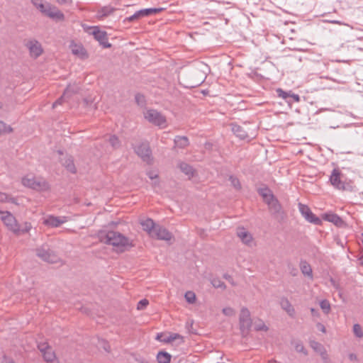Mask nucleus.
Segmentation results:
<instances>
[{
    "instance_id": "20e7f679",
    "label": "nucleus",
    "mask_w": 363,
    "mask_h": 363,
    "mask_svg": "<svg viewBox=\"0 0 363 363\" xmlns=\"http://www.w3.org/2000/svg\"><path fill=\"white\" fill-rule=\"evenodd\" d=\"M239 324L242 335H247L252 326V319L250 311L246 307H242L240 310Z\"/></svg>"
},
{
    "instance_id": "5701e85b",
    "label": "nucleus",
    "mask_w": 363,
    "mask_h": 363,
    "mask_svg": "<svg viewBox=\"0 0 363 363\" xmlns=\"http://www.w3.org/2000/svg\"><path fill=\"white\" fill-rule=\"evenodd\" d=\"M178 167L184 174H185L189 178L193 177L194 176L195 170L193 168V167L189 164L188 163H186L184 162H180L178 164Z\"/></svg>"
},
{
    "instance_id": "6ab92c4d",
    "label": "nucleus",
    "mask_w": 363,
    "mask_h": 363,
    "mask_svg": "<svg viewBox=\"0 0 363 363\" xmlns=\"http://www.w3.org/2000/svg\"><path fill=\"white\" fill-rule=\"evenodd\" d=\"M237 235L245 244L248 245L252 240V235L243 227L238 228Z\"/></svg>"
},
{
    "instance_id": "2eb2a0df",
    "label": "nucleus",
    "mask_w": 363,
    "mask_h": 363,
    "mask_svg": "<svg viewBox=\"0 0 363 363\" xmlns=\"http://www.w3.org/2000/svg\"><path fill=\"white\" fill-rule=\"evenodd\" d=\"M22 184L23 186L35 190H42L47 185L45 182H37L33 177L29 178L27 177L22 179Z\"/></svg>"
},
{
    "instance_id": "e2e57ef3",
    "label": "nucleus",
    "mask_w": 363,
    "mask_h": 363,
    "mask_svg": "<svg viewBox=\"0 0 363 363\" xmlns=\"http://www.w3.org/2000/svg\"><path fill=\"white\" fill-rule=\"evenodd\" d=\"M201 83H202V82H201V81L195 83L194 84L191 85V86H192V87L198 86H199Z\"/></svg>"
},
{
    "instance_id": "de8ad7c7",
    "label": "nucleus",
    "mask_w": 363,
    "mask_h": 363,
    "mask_svg": "<svg viewBox=\"0 0 363 363\" xmlns=\"http://www.w3.org/2000/svg\"><path fill=\"white\" fill-rule=\"evenodd\" d=\"M222 312L225 315H227V316H233L235 314L234 309L230 307L224 308L222 310Z\"/></svg>"
},
{
    "instance_id": "864d4df0",
    "label": "nucleus",
    "mask_w": 363,
    "mask_h": 363,
    "mask_svg": "<svg viewBox=\"0 0 363 363\" xmlns=\"http://www.w3.org/2000/svg\"><path fill=\"white\" fill-rule=\"evenodd\" d=\"M83 101L85 104V106H91L93 104V100L91 98H84L83 99Z\"/></svg>"
},
{
    "instance_id": "c9c22d12",
    "label": "nucleus",
    "mask_w": 363,
    "mask_h": 363,
    "mask_svg": "<svg viewBox=\"0 0 363 363\" xmlns=\"http://www.w3.org/2000/svg\"><path fill=\"white\" fill-rule=\"evenodd\" d=\"M229 180L231 182L232 186L236 190H240L241 189V188H242L241 184L240 182V180L237 177H234L233 175H230L229 177Z\"/></svg>"
},
{
    "instance_id": "f8f14e48",
    "label": "nucleus",
    "mask_w": 363,
    "mask_h": 363,
    "mask_svg": "<svg viewBox=\"0 0 363 363\" xmlns=\"http://www.w3.org/2000/svg\"><path fill=\"white\" fill-rule=\"evenodd\" d=\"M25 45L28 49L30 57L35 59L40 57L43 52L41 44L36 40H28Z\"/></svg>"
},
{
    "instance_id": "49530a36",
    "label": "nucleus",
    "mask_w": 363,
    "mask_h": 363,
    "mask_svg": "<svg viewBox=\"0 0 363 363\" xmlns=\"http://www.w3.org/2000/svg\"><path fill=\"white\" fill-rule=\"evenodd\" d=\"M148 303H149V302L147 299H145V298L142 299L138 302V306H137V309L138 310H143L147 307Z\"/></svg>"
},
{
    "instance_id": "8fccbe9b",
    "label": "nucleus",
    "mask_w": 363,
    "mask_h": 363,
    "mask_svg": "<svg viewBox=\"0 0 363 363\" xmlns=\"http://www.w3.org/2000/svg\"><path fill=\"white\" fill-rule=\"evenodd\" d=\"M255 329L257 331H259V330L267 331L268 330V328L265 325V324L263 322H260L259 324H256L255 325Z\"/></svg>"
},
{
    "instance_id": "bb28decb",
    "label": "nucleus",
    "mask_w": 363,
    "mask_h": 363,
    "mask_svg": "<svg viewBox=\"0 0 363 363\" xmlns=\"http://www.w3.org/2000/svg\"><path fill=\"white\" fill-rule=\"evenodd\" d=\"M281 308L287 312V313L293 317L295 313L294 308L286 298H282L280 301Z\"/></svg>"
},
{
    "instance_id": "c85d7f7f",
    "label": "nucleus",
    "mask_w": 363,
    "mask_h": 363,
    "mask_svg": "<svg viewBox=\"0 0 363 363\" xmlns=\"http://www.w3.org/2000/svg\"><path fill=\"white\" fill-rule=\"evenodd\" d=\"M171 358V354L164 351H160L157 354V361L158 363H169Z\"/></svg>"
},
{
    "instance_id": "6e6552de",
    "label": "nucleus",
    "mask_w": 363,
    "mask_h": 363,
    "mask_svg": "<svg viewBox=\"0 0 363 363\" xmlns=\"http://www.w3.org/2000/svg\"><path fill=\"white\" fill-rule=\"evenodd\" d=\"M341 172L338 169H334L330 177L331 184L336 189L342 191H350L352 186L340 179Z\"/></svg>"
},
{
    "instance_id": "f03ea898",
    "label": "nucleus",
    "mask_w": 363,
    "mask_h": 363,
    "mask_svg": "<svg viewBox=\"0 0 363 363\" xmlns=\"http://www.w3.org/2000/svg\"><path fill=\"white\" fill-rule=\"evenodd\" d=\"M101 240L106 244L118 247L121 252H124L134 246L133 241L128 238L113 230L108 231L105 236L101 238Z\"/></svg>"
},
{
    "instance_id": "0eeeda50",
    "label": "nucleus",
    "mask_w": 363,
    "mask_h": 363,
    "mask_svg": "<svg viewBox=\"0 0 363 363\" xmlns=\"http://www.w3.org/2000/svg\"><path fill=\"white\" fill-rule=\"evenodd\" d=\"M36 255L48 263H56L59 259L58 256L48 245L36 249Z\"/></svg>"
},
{
    "instance_id": "4468645a",
    "label": "nucleus",
    "mask_w": 363,
    "mask_h": 363,
    "mask_svg": "<svg viewBox=\"0 0 363 363\" xmlns=\"http://www.w3.org/2000/svg\"><path fill=\"white\" fill-rule=\"evenodd\" d=\"M267 205L272 215L275 218H279L280 216L283 218L284 211H282L281 205L276 197L271 201H268Z\"/></svg>"
},
{
    "instance_id": "b1692460",
    "label": "nucleus",
    "mask_w": 363,
    "mask_h": 363,
    "mask_svg": "<svg viewBox=\"0 0 363 363\" xmlns=\"http://www.w3.org/2000/svg\"><path fill=\"white\" fill-rule=\"evenodd\" d=\"M64 222L65 220H61L59 217L50 216L48 218H46L44 220L43 223L48 226L57 228L59 227Z\"/></svg>"
},
{
    "instance_id": "393cba45",
    "label": "nucleus",
    "mask_w": 363,
    "mask_h": 363,
    "mask_svg": "<svg viewBox=\"0 0 363 363\" xmlns=\"http://www.w3.org/2000/svg\"><path fill=\"white\" fill-rule=\"evenodd\" d=\"M174 147L184 149L189 145V138L186 136L177 135L174 140Z\"/></svg>"
},
{
    "instance_id": "09e8293b",
    "label": "nucleus",
    "mask_w": 363,
    "mask_h": 363,
    "mask_svg": "<svg viewBox=\"0 0 363 363\" xmlns=\"http://www.w3.org/2000/svg\"><path fill=\"white\" fill-rule=\"evenodd\" d=\"M320 355L324 363H330V359L325 349L320 354Z\"/></svg>"
},
{
    "instance_id": "0e129e2a",
    "label": "nucleus",
    "mask_w": 363,
    "mask_h": 363,
    "mask_svg": "<svg viewBox=\"0 0 363 363\" xmlns=\"http://www.w3.org/2000/svg\"><path fill=\"white\" fill-rule=\"evenodd\" d=\"M320 330L323 333H325V328L324 327V325L320 324Z\"/></svg>"
},
{
    "instance_id": "7ed1b4c3",
    "label": "nucleus",
    "mask_w": 363,
    "mask_h": 363,
    "mask_svg": "<svg viewBox=\"0 0 363 363\" xmlns=\"http://www.w3.org/2000/svg\"><path fill=\"white\" fill-rule=\"evenodd\" d=\"M31 2L43 15L59 21L65 19L64 13L56 6H52L49 3L44 4L43 0H31Z\"/></svg>"
},
{
    "instance_id": "6e6d98bb",
    "label": "nucleus",
    "mask_w": 363,
    "mask_h": 363,
    "mask_svg": "<svg viewBox=\"0 0 363 363\" xmlns=\"http://www.w3.org/2000/svg\"><path fill=\"white\" fill-rule=\"evenodd\" d=\"M224 278L228 280V281H230L233 285H234V282L233 281V279H232V277L230 274H224Z\"/></svg>"
},
{
    "instance_id": "4d7b16f0",
    "label": "nucleus",
    "mask_w": 363,
    "mask_h": 363,
    "mask_svg": "<svg viewBox=\"0 0 363 363\" xmlns=\"http://www.w3.org/2000/svg\"><path fill=\"white\" fill-rule=\"evenodd\" d=\"M349 359L351 360V361H354V360H357V357L355 354L354 353H350L349 354Z\"/></svg>"
},
{
    "instance_id": "412c9836",
    "label": "nucleus",
    "mask_w": 363,
    "mask_h": 363,
    "mask_svg": "<svg viewBox=\"0 0 363 363\" xmlns=\"http://www.w3.org/2000/svg\"><path fill=\"white\" fill-rule=\"evenodd\" d=\"M323 218L325 220L333 223L337 227H341L344 225L343 220L335 213H325L323 215Z\"/></svg>"
},
{
    "instance_id": "72a5a7b5",
    "label": "nucleus",
    "mask_w": 363,
    "mask_h": 363,
    "mask_svg": "<svg viewBox=\"0 0 363 363\" xmlns=\"http://www.w3.org/2000/svg\"><path fill=\"white\" fill-rule=\"evenodd\" d=\"M13 129L4 121H0V135L2 133H11Z\"/></svg>"
},
{
    "instance_id": "c756f323",
    "label": "nucleus",
    "mask_w": 363,
    "mask_h": 363,
    "mask_svg": "<svg viewBox=\"0 0 363 363\" xmlns=\"http://www.w3.org/2000/svg\"><path fill=\"white\" fill-rule=\"evenodd\" d=\"M43 356L44 360L48 363L52 362L56 359L55 354L52 348L43 352Z\"/></svg>"
},
{
    "instance_id": "e433bc0d",
    "label": "nucleus",
    "mask_w": 363,
    "mask_h": 363,
    "mask_svg": "<svg viewBox=\"0 0 363 363\" xmlns=\"http://www.w3.org/2000/svg\"><path fill=\"white\" fill-rule=\"evenodd\" d=\"M186 301L189 303H194L196 301V294L194 292L191 291H188L185 293L184 295Z\"/></svg>"
},
{
    "instance_id": "a211bd4d",
    "label": "nucleus",
    "mask_w": 363,
    "mask_h": 363,
    "mask_svg": "<svg viewBox=\"0 0 363 363\" xmlns=\"http://www.w3.org/2000/svg\"><path fill=\"white\" fill-rule=\"evenodd\" d=\"M62 164L66 168V169L72 174L77 172V168L74 163V158L71 155H66L65 157L61 159Z\"/></svg>"
},
{
    "instance_id": "603ef678",
    "label": "nucleus",
    "mask_w": 363,
    "mask_h": 363,
    "mask_svg": "<svg viewBox=\"0 0 363 363\" xmlns=\"http://www.w3.org/2000/svg\"><path fill=\"white\" fill-rule=\"evenodd\" d=\"M60 5H71L72 0H55Z\"/></svg>"
},
{
    "instance_id": "9b49d317",
    "label": "nucleus",
    "mask_w": 363,
    "mask_h": 363,
    "mask_svg": "<svg viewBox=\"0 0 363 363\" xmlns=\"http://www.w3.org/2000/svg\"><path fill=\"white\" fill-rule=\"evenodd\" d=\"M163 11L162 8H150V9H141L137 12H135L133 15L127 18L128 21H133L136 19H139L142 17L152 16L156 13H158Z\"/></svg>"
},
{
    "instance_id": "4be33fe9",
    "label": "nucleus",
    "mask_w": 363,
    "mask_h": 363,
    "mask_svg": "<svg viewBox=\"0 0 363 363\" xmlns=\"http://www.w3.org/2000/svg\"><path fill=\"white\" fill-rule=\"evenodd\" d=\"M140 224L143 226V229L145 231H147L150 237L152 235L155 229H156V227L158 225L157 224H155L151 218H147L146 220H143Z\"/></svg>"
},
{
    "instance_id": "39448f33",
    "label": "nucleus",
    "mask_w": 363,
    "mask_h": 363,
    "mask_svg": "<svg viewBox=\"0 0 363 363\" xmlns=\"http://www.w3.org/2000/svg\"><path fill=\"white\" fill-rule=\"evenodd\" d=\"M135 152L147 164H152V150L148 142H143L138 146L134 147Z\"/></svg>"
},
{
    "instance_id": "dca6fc26",
    "label": "nucleus",
    "mask_w": 363,
    "mask_h": 363,
    "mask_svg": "<svg viewBox=\"0 0 363 363\" xmlns=\"http://www.w3.org/2000/svg\"><path fill=\"white\" fill-rule=\"evenodd\" d=\"M72 53L82 60H86L89 57V54L86 50L82 44L74 43L70 45Z\"/></svg>"
},
{
    "instance_id": "9d476101",
    "label": "nucleus",
    "mask_w": 363,
    "mask_h": 363,
    "mask_svg": "<svg viewBox=\"0 0 363 363\" xmlns=\"http://www.w3.org/2000/svg\"><path fill=\"white\" fill-rule=\"evenodd\" d=\"M298 208L301 215L305 218V219L307 221L315 225L321 224V220L318 217H317L314 213H313V212L308 206L299 203Z\"/></svg>"
},
{
    "instance_id": "ea45409f",
    "label": "nucleus",
    "mask_w": 363,
    "mask_h": 363,
    "mask_svg": "<svg viewBox=\"0 0 363 363\" xmlns=\"http://www.w3.org/2000/svg\"><path fill=\"white\" fill-rule=\"evenodd\" d=\"M300 268L301 272H312L311 265L306 261H301Z\"/></svg>"
},
{
    "instance_id": "3c124183",
    "label": "nucleus",
    "mask_w": 363,
    "mask_h": 363,
    "mask_svg": "<svg viewBox=\"0 0 363 363\" xmlns=\"http://www.w3.org/2000/svg\"><path fill=\"white\" fill-rule=\"evenodd\" d=\"M67 98L64 96V94L57 99L52 104V108H55L57 106L61 105Z\"/></svg>"
},
{
    "instance_id": "1a4fd4ad",
    "label": "nucleus",
    "mask_w": 363,
    "mask_h": 363,
    "mask_svg": "<svg viewBox=\"0 0 363 363\" xmlns=\"http://www.w3.org/2000/svg\"><path fill=\"white\" fill-rule=\"evenodd\" d=\"M145 118L155 125L163 126L166 123V118L156 110H148L145 114Z\"/></svg>"
},
{
    "instance_id": "f3484780",
    "label": "nucleus",
    "mask_w": 363,
    "mask_h": 363,
    "mask_svg": "<svg viewBox=\"0 0 363 363\" xmlns=\"http://www.w3.org/2000/svg\"><path fill=\"white\" fill-rule=\"evenodd\" d=\"M232 131L233 133L241 140L250 139L251 135H250L247 130L245 127L239 125L236 123H231Z\"/></svg>"
},
{
    "instance_id": "338daca9",
    "label": "nucleus",
    "mask_w": 363,
    "mask_h": 363,
    "mask_svg": "<svg viewBox=\"0 0 363 363\" xmlns=\"http://www.w3.org/2000/svg\"><path fill=\"white\" fill-rule=\"evenodd\" d=\"M360 264L363 265V255L359 258Z\"/></svg>"
},
{
    "instance_id": "5fc2aeb1",
    "label": "nucleus",
    "mask_w": 363,
    "mask_h": 363,
    "mask_svg": "<svg viewBox=\"0 0 363 363\" xmlns=\"http://www.w3.org/2000/svg\"><path fill=\"white\" fill-rule=\"evenodd\" d=\"M1 363H15L13 359L6 358L4 357L1 360Z\"/></svg>"
},
{
    "instance_id": "774afa93",
    "label": "nucleus",
    "mask_w": 363,
    "mask_h": 363,
    "mask_svg": "<svg viewBox=\"0 0 363 363\" xmlns=\"http://www.w3.org/2000/svg\"><path fill=\"white\" fill-rule=\"evenodd\" d=\"M308 277H309L311 279H313V274L308 273L306 274Z\"/></svg>"
},
{
    "instance_id": "f704fd0d",
    "label": "nucleus",
    "mask_w": 363,
    "mask_h": 363,
    "mask_svg": "<svg viewBox=\"0 0 363 363\" xmlns=\"http://www.w3.org/2000/svg\"><path fill=\"white\" fill-rule=\"evenodd\" d=\"M177 339H179L181 340V342H184V339H183V337L181 336L180 335L177 334V333H174V334H171L169 335L168 337H165L164 340H163V342H172Z\"/></svg>"
},
{
    "instance_id": "79ce46f5",
    "label": "nucleus",
    "mask_w": 363,
    "mask_h": 363,
    "mask_svg": "<svg viewBox=\"0 0 363 363\" xmlns=\"http://www.w3.org/2000/svg\"><path fill=\"white\" fill-rule=\"evenodd\" d=\"M301 101V98L298 94L293 93L290 91L289 99L287 100V103L291 104L293 102H299Z\"/></svg>"
},
{
    "instance_id": "37998d69",
    "label": "nucleus",
    "mask_w": 363,
    "mask_h": 363,
    "mask_svg": "<svg viewBox=\"0 0 363 363\" xmlns=\"http://www.w3.org/2000/svg\"><path fill=\"white\" fill-rule=\"evenodd\" d=\"M277 93L279 97H281L286 101L289 99L290 91H285L283 89L279 88L277 89Z\"/></svg>"
},
{
    "instance_id": "f257e3e1",
    "label": "nucleus",
    "mask_w": 363,
    "mask_h": 363,
    "mask_svg": "<svg viewBox=\"0 0 363 363\" xmlns=\"http://www.w3.org/2000/svg\"><path fill=\"white\" fill-rule=\"evenodd\" d=\"M0 214H2L1 219L4 224L16 235L18 236L28 233L32 228L31 223L29 222H24L22 225H20L9 211H0Z\"/></svg>"
},
{
    "instance_id": "69168bd1",
    "label": "nucleus",
    "mask_w": 363,
    "mask_h": 363,
    "mask_svg": "<svg viewBox=\"0 0 363 363\" xmlns=\"http://www.w3.org/2000/svg\"><path fill=\"white\" fill-rule=\"evenodd\" d=\"M162 334H157L156 339L159 340L160 341H163V340H161Z\"/></svg>"
},
{
    "instance_id": "473e14b6",
    "label": "nucleus",
    "mask_w": 363,
    "mask_h": 363,
    "mask_svg": "<svg viewBox=\"0 0 363 363\" xmlns=\"http://www.w3.org/2000/svg\"><path fill=\"white\" fill-rule=\"evenodd\" d=\"M310 346L314 351L318 352L319 354H320L325 349L322 344L315 340L310 341Z\"/></svg>"
},
{
    "instance_id": "680f3d73",
    "label": "nucleus",
    "mask_w": 363,
    "mask_h": 363,
    "mask_svg": "<svg viewBox=\"0 0 363 363\" xmlns=\"http://www.w3.org/2000/svg\"><path fill=\"white\" fill-rule=\"evenodd\" d=\"M311 312L313 315H316L317 313H318L317 311L315 309H314V308H311Z\"/></svg>"
},
{
    "instance_id": "c03bdc74",
    "label": "nucleus",
    "mask_w": 363,
    "mask_h": 363,
    "mask_svg": "<svg viewBox=\"0 0 363 363\" xmlns=\"http://www.w3.org/2000/svg\"><path fill=\"white\" fill-rule=\"evenodd\" d=\"M38 348L43 354V352L49 350L52 347L48 345V342H40L38 344Z\"/></svg>"
},
{
    "instance_id": "a19ab883",
    "label": "nucleus",
    "mask_w": 363,
    "mask_h": 363,
    "mask_svg": "<svg viewBox=\"0 0 363 363\" xmlns=\"http://www.w3.org/2000/svg\"><path fill=\"white\" fill-rule=\"evenodd\" d=\"M135 101L136 104L139 106H143L145 104V99L144 95L140 93L135 94Z\"/></svg>"
},
{
    "instance_id": "423d86ee",
    "label": "nucleus",
    "mask_w": 363,
    "mask_h": 363,
    "mask_svg": "<svg viewBox=\"0 0 363 363\" xmlns=\"http://www.w3.org/2000/svg\"><path fill=\"white\" fill-rule=\"evenodd\" d=\"M91 30L89 34L94 36V38L98 41L104 48H110L112 45L108 43V34L106 31L100 30L99 26H92L89 28Z\"/></svg>"
},
{
    "instance_id": "2f4dec72",
    "label": "nucleus",
    "mask_w": 363,
    "mask_h": 363,
    "mask_svg": "<svg viewBox=\"0 0 363 363\" xmlns=\"http://www.w3.org/2000/svg\"><path fill=\"white\" fill-rule=\"evenodd\" d=\"M211 284L213 286V287L215 288H217V289H220L221 290H225V284H224L223 281H222L220 279L218 278H212L211 279Z\"/></svg>"
},
{
    "instance_id": "ddd939ff",
    "label": "nucleus",
    "mask_w": 363,
    "mask_h": 363,
    "mask_svg": "<svg viewBox=\"0 0 363 363\" xmlns=\"http://www.w3.org/2000/svg\"><path fill=\"white\" fill-rule=\"evenodd\" d=\"M151 238L160 240L170 241L173 238V235L167 229L159 225L155 229Z\"/></svg>"
},
{
    "instance_id": "cd10ccee",
    "label": "nucleus",
    "mask_w": 363,
    "mask_h": 363,
    "mask_svg": "<svg viewBox=\"0 0 363 363\" xmlns=\"http://www.w3.org/2000/svg\"><path fill=\"white\" fill-rule=\"evenodd\" d=\"M80 88L76 84H69L63 92L64 96L67 99L72 97L74 94H77Z\"/></svg>"
},
{
    "instance_id": "bf43d9fd",
    "label": "nucleus",
    "mask_w": 363,
    "mask_h": 363,
    "mask_svg": "<svg viewBox=\"0 0 363 363\" xmlns=\"http://www.w3.org/2000/svg\"><path fill=\"white\" fill-rule=\"evenodd\" d=\"M103 343H104L103 347H104V350L106 352H108L110 351V346H109V345L107 342H104Z\"/></svg>"
},
{
    "instance_id": "13d9d810",
    "label": "nucleus",
    "mask_w": 363,
    "mask_h": 363,
    "mask_svg": "<svg viewBox=\"0 0 363 363\" xmlns=\"http://www.w3.org/2000/svg\"><path fill=\"white\" fill-rule=\"evenodd\" d=\"M147 175H148V177H149V178H150V179H155V178H157V174H154V173H153V172H149L147 173Z\"/></svg>"
},
{
    "instance_id": "a878e982",
    "label": "nucleus",
    "mask_w": 363,
    "mask_h": 363,
    "mask_svg": "<svg viewBox=\"0 0 363 363\" xmlns=\"http://www.w3.org/2000/svg\"><path fill=\"white\" fill-rule=\"evenodd\" d=\"M116 9L111 6H104L97 13V18L99 20H103L104 18L113 13Z\"/></svg>"
},
{
    "instance_id": "7c9ffc66",
    "label": "nucleus",
    "mask_w": 363,
    "mask_h": 363,
    "mask_svg": "<svg viewBox=\"0 0 363 363\" xmlns=\"http://www.w3.org/2000/svg\"><path fill=\"white\" fill-rule=\"evenodd\" d=\"M108 143L115 150L118 149L121 147V141L116 135H112L109 137Z\"/></svg>"
},
{
    "instance_id": "58836bf2",
    "label": "nucleus",
    "mask_w": 363,
    "mask_h": 363,
    "mask_svg": "<svg viewBox=\"0 0 363 363\" xmlns=\"http://www.w3.org/2000/svg\"><path fill=\"white\" fill-rule=\"evenodd\" d=\"M320 306L325 314L329 313V312L330 311V304L328 301H327V300L321 301L320 303Z\"/></svg>"
},
{
    "instance_id": "4c0bfd02",
    "label": "nucleus",
    "mask_w": 363,
    "mask_h": 363,
    "mask_svg": "<svg viewBox=\"0 0 363 363\" xmlns=\"http://www.w3.org/2000/svg\"><path fill=\"white\" fill-rule=\"evenodd\" d=\"M353 333L354 335L359 338L363 337V330L361 325L358 323H356L353 325Z\"/></svg>"
},
{
    "instance_id": "052dcab7",
    "label": "nucleus",
    "mask_w": 363,
    "mask_h": 363,
    "mask_svg": "<svg viewBox=\"0 0 363 363\" xmlns=\"http://www.w3.org/2000/svg\"><path fill=\"white\" fill-rule=\"evenodd\" d=\"M330 282L334 287H335L336 289H338V284L336 283V281L333 279H332V278L330 279Z\"/></svg>"
},
{
    "instance_id": "aec40b11",
    "label": "nucleus",
    "mask_w": 363,
    "mask_h": 363,
    "mask_svg": "<svg viewBox=\"0 0 363 363\" xmlns=\"http://www.w3.org/2000/svg\"><path fill=\"white\" fill-rule=\"evenodd\" d=\"M258 194L263 198L264 201L267 204L268 201H271L275 198L272 190L267 186L257 189Z\"/></svg>"
},
{
    "instance_id": "a18cd8bd",
    "label": "nucleus",
    "mask_w": 363,
    "mask_h": 363,
    "mask_svg": "<svg viewBox=\"0 0 363 363\" xmlns=\"http://www.w3.org/2000/svg\"><path fill=\"white\" fill-rule=\"evenodd\" d=\"M295 349L296 352L303 353L305 355L308 354V352L306 350L304 345L301 342H297L295 345Z\"/></svg>"
}]
</instances>
